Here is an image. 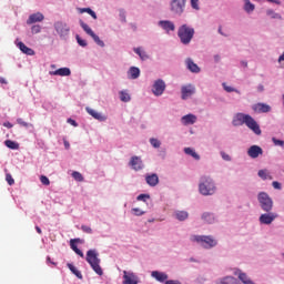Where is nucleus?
Listing matches in <instances>:
<instances>
[{
	"label": "nucleus",
	"instance_id": "obj_50",
	"mask_svg": "<svg viewBox=\"0 0 284 284\" xmlns=\"http://www.w3.org/2000/svg\"><path fill=\"white\" fill-rule=\"evenodd\" d=\"M132 212L135 216H143L145 212H142L141 209H132Z\"/></svg>",
	"mask_w": 284,
	"mask_h": 284
},
{
	"label": "nucleus",
	"instance_id": "obj_44",
	"mask_svg": "<svg viewBox=\"0 0 284 284\" xmlns=\"http://www.w3.org/2000/svg\"><path fill=\"white\" fill-rule=\"evenodd\" d=\"M6 181L9 185H14V179L12 178V175L10 173L6 174Z\"/></svg>",
	"mask_w": 284,
	"mask_h": 284
},
{
	"label": "nucleus",
	"instance_id": "obj_18",
	"mask_svg": "<svg viewBox=\"0 0 284 284\" xmlns=\"http://www.w3.org/2000/svg\"><path fill=\"white\" fill-rule=\"evenodd\" d=\"M87 112L90 114V116H93L97 121H108V116L103 115L102 113H99L98 111L91 109L90 106H87Z\"/></svg>",
	"mask_w": 284,
	"mask_h": 284
},
{
	"label": "nucleus",
	"instance_id": "obj_31",
	"mask_svg": "<svg viewBox=\"0 0 284 284\" xmlns=\"http://www.w3.org/2000/svg\"><path fill=\"white\" fill-rule=\"evenodd\" d=\"M185 154H189L190 156H193V159H195V161H199L201 159V156L199 155V153H196L195 151L192 150V148H185L184 149Z\"/></svg>",
	"mask_w": 284,
	"mask_h": 284
},
{
	"label": "nucleus",
	"instance_id": "obj_3",
	"mask_svg": "<svg viewBox=\"0 0 284 284\" xmlns=\"http://www.w3.org/2000/svg\"><path fill=\"white\" fill-rule=\"evenodd\" d=\"M87 263L91 265V268L98 276H103V268H101V258H99V252L97 250H89L87 252Z\"/></svg>",
	"mask_w": 284,
	"mask_h": 284
},
{
	"label": "nucleus",
	"instance_id": "obj_32",
	"mask_svg": "<svg viewBox=\"0 0 284 284\" xmlns=\"http://www.w3.org/2000/svg\"><path fill=\"white\" fill-rule=\"evenodd\" d=\"M4 145L7 148H9V150H19V143H17V142L12 141V140H7L4 142Z\"/></svg>",
	"mask_w": 284,
	"mask_h": 284
},
{
	"label": "nucleus",
	"instance_id": "obj_1",
	"mask_svg": "<svg viewBox=\"0 0 284 284\" xmlns=\"http://www.w3.org/2000/svg\"><path fill=\"white\" fill-rule=\"evenodd\" d=\"M233 125H246L248 130H252L254 134H261V126L250 114L237 113L233 119Z\"/></svg>",
	"mask_w": 284,
	"mask_h": 284
},
{
	"label": "nucleus",
	"instance_id": "obj_15",
	"mask_svg": "<svg viewBox=\"0 0 284 284\" xmlns=\"http://www.w3.org/2000/svg\"><path fill=\"white\" fill-rule=\"evenodd\" d=\"M159 26L162 27V30H165V32H174V30H176L174 22L170 20H161Z\"/></svg>",
	"mask_w": 284,
	"mask_h": 284
},
{
	"label": "nucleus",
	"instance_id": "obj_63",
	"mask_svg": "<svg viewBox=\"0 0 284 284\" xmlns=\"http://www.w3.org/2000/svg\"><path fill=\"white\" fill-rule=\"evenodd\" d=\"M0 83L7 85V84H8V81H7L4 78H0Z\"/></svg>",
	"mask_w": 284,
	"mask_h": 284
},
{
	"label": "nucleus",
	"instance_id": "obj_56",
	"mask_svg": "<svg viewBox=\"0 0 284 284\" xmlns=\"http://www.w3.org/2000/svg\"><path fill=\"white\" fill-rule=\"evenodd\" d=\"M145 199H150V195H148V194H140L138 196V201H145Z\"/></svg>",
	"mask_w": 284,
	"mask_h": 284
},
{
	"label": "nucleus",
	"instance_id": "obj_6",
	"mask_svg": "<svg viewBox=\"0 0 284 284\" xmlns=\"http://www.w3.org/2000/svg\"><path fill=\"white\" fill-rule=\"evenodd\" d=\"M257 201L263 212H272L274 207V201L272 200V197H270V194H267L266 192L258 193Z\"/></svg>",
	"mask_w": 284,
	"mask_h": 284
},
{
	"label": "nucleus",
	"instance_id": "obj_8",
	"mask_svg": "<svg viewBox=\"0 0 284 284\" xmlns=\"http://www.w3.org/2000/svg\"><path fill=\"white\" fill-rule=\"evenodd\" d=\"M276 219H278V215L276 213H272L270 211L260 216V223L262 225H272V223H274V221H276Z\"/></svg>",
	"mask_w": 284,
	"mask_h": 284
},
{
	"label": "nucleus",
	"instance_id": "obj_21",
	"mask_svg": "<svg viewBox=\"0 0 284 284\" xmlns=\"http://www.w3.org/2000/svg\"><path fill=\"white\" fill-rule=\"evenodd\" d=\"M186 63V68L187 70H190V72H194L195 74H199V72H201V68H199V65L196 63H194V61L192 59H186L185 61Z\"/></svg>",
	"mask_w": 284,
	"mask_h": 284
},
{
	"label": "nucleus",
	"instance_id": "obj_7",
	"mask_svg": "<svg viewBox=\"0 0 284 284\" xmlns=\"http://www.w3.org/2000/svg\"><path fill=\"white\" fill-rule=\"evenodd\" d=\"M185 3H187V0H172L171 12L181 17V14L185 12Z\"/></svg>",
	"mask_w": 284,
	"mask_h": 284
},
{
	"label": "nucleus",
	"instance_id": "obj_57",
	"mask_svg": "<svg viewBox=\"0 0 284 284\" xmlns=\"http://www.w3.org/2000/svg\"><path fill=\"white\" fill-rule=\"evenodd\" d=\"M120 19L123 23H125V11L124 10H120Z\"/></svg>",
	"mask_w": 284,
	"mask_h": 284
},
{
	"label": "nucleus",
	"instance_id": "obj_53",
	"mask_svg": "<svg viewBox=\"0 0 284 284\" xmlns=\"http://www.w3.org/2000/svg\"><path fill=\"white\" fill-rule=\"evenodd\" d=\"M221 156L224 161H231L232 159L230 158V155L225 152H221Z\"/></svg>",
	"mask_w": 284,
	"mask_h": 284
},
{
	"label": "nucleus",
	"instance_id": "obj_37",
	"mask_svg": "<svg viewBox=\"0 0 284 284\" xmlns=\"http://www.w3.org/2000/svg\"><path fill=\"white\" fill-rule=\"evenodd\" d=\"M80 12H81V14H83V12H87V14H90V17H92V19H97V12H94L90 8H82V9H80Z\"/></svg>",
	"mask_w": 284,
	"mask_h": 284
},
{
	"label": "nucleus",
	"instance_id": "obj_64",
	"mask_svg": "<svg viewBox=\"0 0 284 284\" xmlns=\"http://www.w3.org/2000/svg\"><path fill=\"white\" fill-rule=\"evenodd\" d=\"M241 65H243V68H247V61H242Z\"/></svg>",
	"mask_w": 284,
	"mask_h": 284
},
{
	"label": "nucleus",
	"instance_id": "obj_34",
	"mask_svg": "<svg viewBox=\"0 0 284 284\" xmlns=\"http://www.w3.org/2000/svg\"><path fill=\"white\" fill-rule=\"evenodd\" d=\"M239 278H240V281H242V283H244V284H254V283L252 282V280H250V277H248L247 274H245V273H240V274H239Z\"/></svg>",
	"mask_w": 284,
	"mask_h": 284
},
{
	"label": "nucleus",
	"instance_id": "obj_43",
	"mask_svg": "<svg viewBox=\"0 0 284 284\" xmlns=\"http://www.w3.org/2000/svg\"><path fill=\"white\" fill-rule=\"evenodd\" d=\"M31 32H32V34H39V32H41V26H39V24L32 26Z\"/></svg>",
	"mask_w": 284,
	"mask_h": 284
},
{
	"label": "nucleus",
	"instance_id": "obj_40",
	"mask_svg": "<svg viewBox=\"0 0 284 284\" xmlns=\"http://www.w3.org/2000/svg\"><path fill=\"white\" fill-rule=\"evenodd\" d=\"M120 99L121 101H123V103H128V101H130V94L128 92H120Z\"/></svg>",
	"mask_w": 284,
	"mask_h": 284
},
{
	"label": "nucleus",
	"instance_id": "obj_5",
	"mask_svg": "<svg viewBox=\"0 0 284 284\" xmlns=\"http://www.w3.org/2000/svg\"><path fill=\"white\" fill-rule=\"evenodd\" d=\"M191 241L193 243H199V245H201L205 250H210L212 247H216V240H214V237H212V236H207V235H192L191 236Z\"/></svg>",
	"mask_w": 284,
	"mask_h": 284
},
{
	"label": "nucleus",
	"instance_id": "obj_29",
	"mask_svg": "<svg viewBox=\"0 0 284 284\" xmlns=\"http://www.w3.org/2000/svg\"><path fill=\"white\" fill-rule=\"evenodd\" d=\"M67 266L69 267L70 272H72V274H74V276H77V278H80V280L83 278V274H81V271L75 268V266H73L70 263H68Z\"/></svg>",
	"mask_w": 284,
	"mask_h": 284
},
{
	"label": "nucleus",
	"instance_id": "obj_22",
	"mask_svg": "<svg viewBox=\"0 0 284 284\" xmlns=\"http://www.w3.org/2000/svg\"><path fill=\"white\" fill-rule=\"evenodd\" d=\"M151 276H153V278L155 281H159L160 283H165L168 280V274H165L163 272H159V271H153L151 273Z\"/></svg>",
	"mask_w": 284,
	"mask_h": 284
},
{
	"label": "nucleus",
	"instance_id": "obj_26",
	"mask_svg": "<svg viewBox=\"0 0 284 284\" xmlns=\"http://www.w3.org/2000/svg\"><path fill=\"white\" fill-rule=\"evenodd\" d=\"M129 79H139V77H141V70L136 67H131L129 69Z\"/></svg>",
	"mask_w": 284,
	"mask_h": 284
},
{
	"label": "nucleus",
	"instance_id": "obj_60",
	"mask_svg": "<svg viewBox=\"0 0 284 284\" xmlns=\"http://www.w3.org/2000/svg\"><path fill=\"white\" fill-rule=\"evenodd\" d=\"M63 143H64L65 150H70V142H68V140L64 139Z\"/></svg>",
	"mask_w": 284,
	"mask_h": 284
},
{
	"label": "nucleus",
	"instance_id": "obj_10",
	"mask_svg": "<svg viewBox=\"0 0 284 284\" xmlns=\"http://www.w3.org/2000/svg\"><path fill=\"white\" fill-rule=\"evenodd\" d=\"M152 92L155 97H161L165 92V82L161 79L156 80L153 84Z\"/></svg>",
	"mask_w": 284,
	"mask_h": 284
},
{
	"label": "nucleus",
	"instance_id": "obj_2",
	"mask_svg": "<svg viewBox=\"0 0 284 284\" xmlns=\"http://www.w3.org/2000/svg\"><path fill=\"white\" fill-rule=\"evenodd\" d=\"M199 192L203 196H212L216 192V185L212 178L204 175L200 179Z\"/></svg>",
	"mask_w": 284,
	"mask_h": 284
},
{
	"label": "nucleus",
	"instance_id": "obj_20",
	"mask_svg": "<svg viewBox=\"0 0 284 284\" xmlns=\"http://www.w3.org/2000/svg\"><path fill=\"white\" fill-rule=\"evenodd\" d=\"M145 181L151 187H156V185H159V175H156V173L146 175Z\"/></svg>",
	"mask_w": 284,
	"mask_h": 284
},
{
	"label": "nucleus",
	"instance_id": "obj_4",
	"mask_svg": "<svg viewBox=\"0 0 284 284\" xmlns=\"http://www.w3.org/2000/svg\"><path fill=\"white\" fill-rule=\"evenodd\" d=\"M178 37L183 45H189L192 39H194V28L182 24L178 30Z\"/></svg>",
	"mask_w": 284,
	"mask_h": 284
},
{
	"label": "nucleus",
	"instance_id": "obj_14",
	"mask_svg": "<svg viewBox=\"0 0 284 284\" xmlns=\"http://www.w3.org/2000/svg\"><path fill=\"white\" fill-rule=\"evenodd\" d=\"M247 154L251 156V159H258V156H261V154H263V149L258 145H252L247 150Z\"/></svg>",
	"mask_w": 284,
	"mask_h": 284
},
{
	"label": "nucleus",
	"instance_id": "obj_28",
	"mask_svg": "<svg viewBox=\"0 0 284 284\" xmlns=\"http://www.w3.org/2000/svg\"><path fill=\"white\" fill-rule=\"evenodd\" d=\"M75 241L77 240H71L70 241V246H71V250H73V252H75V254H78V256H81V258H83V251L80 250L77 244H75Z\"/></svg>",
	"mask_w": 284,
	"mask_h": 284
},
{
	"label": "nucleus",
	"instance_id": "obj_46",
	"mask_svg": "<svg viewBox=\"0 0 284 284\" xmlns=\"http://www.w3.org/2000/svg\"><path fill=\"white\" fill-rule=\"evenodd\" d=\"M82 232H84L85 234H92V227L88 226V225H82L81 226Z\"/></svg>",
	"mask_w": 284,
	"mask_h": 284
},
{
	"label": "nucleus",
	"instance_id": "obj_41",
	"mask_svg": "<svg viewBox=\"0 0 284 284\" xmlns=\"http://www.w3.org/2000/svg\"><path fill=\"white\" fill-rule=\"evenodd\" d=\"M135 54H139L140 59L145 60L148 55L141 50V48L134 49Z\"/></svg>",
	"mask_w": 284,
	"mask_h": 284
},
{
	"label": "nucleus",
	"instance_id": "obj_51",
	"mask_svg": "<svg viewBox=\"0 0 284 284\" xmlns=\"http://www.w3.org/2000/svg\"><path fill=\"white\" fill-rule=\"evenodd\" d=\"M274 145H280L281 148H283L284 145V141L283 140H277L276 138L272 139Z\"/></svg>",
	"mask_w": 284,
	"mask_h": 284
},
{
	"label": "nucleus",
	"instance_id": "obj_52",
	"mask_svg": "<svg viewBox=\"0 0 284 284\" xmlns=\"http://www.w3.org/2000/svg\"><path fill=\"white\" fill-rule=\"evenodd\" d=\"M80 26H81L82 30H84V32H87L88 29L90 28V26H88V23L83 22V20H80Z\"/></svg>",
	"mask_w": 284,
	"mask_h": 284
},
{
	"label": "nucleus",
	"instance_id": "obj_27",
	"mask_svg": "<svg viewBox=\"0 0 284 284\" xmlns=\"http://www.w3.org/2000/svg\"><path fill=\"white\" fill-rule=\"evenodd\" d=\"M217 284H241L234 276H225L219 281Z\"/></svg>",
	"mask_w": 284,
	"mask_h": 284
},
{
	"label": "nucleus",
	"instance_id": "obj_47",
	"mask_svg": "<svg viewBox=\"0 0 284 284\" xmlns=\"http://www.w3.org/2000/svg\"><path fill=\"white\" fill-rule=\"evenodd\" d=\"M223 88L226 92H237V94H240L239 90H236L232 87H227L225 83L223 84Z\"/></svg>",
	"mask_w": 284,
	"mask_h": 284
},
{
	"label": "nucleus",
	"instance_id": "obj_45",
	"mask_svg": "<svg viewBox=\"0 0 284 284\" xmlns=\"http://www.w3.org/2000/svg\"><path fill=\"white\" fill-rule=\"evenodd\" d=\"M40 181H41L42 185H50V179H48V176H45V175H41Z\"/></svg>",
	"mask_w": 284,
	"mask_h": 284
},
{
	"label": "nucleus",
	"instance_id": "obj_35",
	"mask_svg": "<svg viewBox=\"0 0 284 284\" xmlns=\"http://www.w3.org/2000/svg\"><path fill=\"white\" fill-rule=\"evenodd\" d=\"M189 214L185 211H179L175 213V219H178V221H185V219H187Z\"/></svg>",
	"mask_w": 284,
	"mask_h": 284
},
{
	"label": "nucleus",
	"instance_id": "obj_42",
	"mask_svg": "<svg viewBox=\"0 0 284 284\" xmlns=\"http://www.w3.org/2000/svg\"><path fill=\"white\" fill-rule=\"evenodd\" d=\"M150 143L154 148H161V141H159L158 139L151 138Z\"/></svg>",
	"mask_w": 284,
	"mask_h": 284
},
{
	"label": "nucleus",
	"instance_id": "obj_59",
	"mask_svg": "<svg viewBox=\"0 0 284 284\" xmlns=\"http://www.w3.org/2000/svg\"><path fill=\"white\" fill-rule=\"evenodd\" d=\"M68 123H70V125H73V128H77L79 125L73 119H68Z\"/></svg>",
	"mask_w": 284,
	"mask_h": 284
},
{
	"label": "nucleus",
	"instance_id": "obj_54",
	"mask_svg": "<svg viewBox=\"0 0 284 284\" xmlns=\"http://www.w3.org/2000/svg\"><path fill=\"white\" fill-rule=\"evenodd\" d=\"M17 123H19V125H22L23 128H28V122L23 121V119H18Z\"/></svg>",
	"mask_w": 284,
	"mask_h": 284
},
{
	"label": "nucleus",
	"instance_id": "obj_62",
	"mask_svg": "<svg viewBox=\"0 0 284 284\" xmlns=\"http://www.w3.org/2000/svg\"><path fill=\"white\" fill-rule=\"evenodd\" d=\"M3 126L11 129V128H12V123H10V122H4V123H3Z\"/></svg>",
	"mask_w": 284,
	"mask_h": 284
},
{
	"label": "nucleus",
	"instance_id": "obj_9",
	"mask_svg": "<svg viewBox=\"0 0 284 284\" xmlns=\"http://www.w3.org/2000/svg\"><path fill=\"white\" fill-rule=\"evenodd\" d=\"M253 112L256 114H267V112H272V106L265 103H255L252 105Z\"/></svg>",
	"mask_w": 284,
	"mask_h": 284
},
{
	"label": "nucleus",
	"instance_id": "obj_55",
	"mask_svg": "<svg viewBox=\"0 0 284 284\" xmlns=\"http://www.w3.org/2000/svg\"><path fill=\"white\" fill-rule=\"evenodd\" d=\"M272 185H273L274 190H281V189H282V185H281L280 182L274 181V182L272 183Z\"/></svg>",
	"mask_w": 284,
	"mask_h": 284
},
{
	"label": "nucleus",
	"instance_id": "obj_17",
	"mask_svg": "<svg viewBox=\"0 0 284 284\" xmlns=\"http://www.w3.org/2000/svg\"><path fill=\"white\" fill-rule=\"evenodd\" d=\"M130 165L133 170H135V172H139V170H143V161L139 156H132Z\"/></svg>",
	"mask_w": 284,
	"mask_h": 284
},
{
	"label": "nucleus",
	"instance_id": "obj_16",
	"mask_svg": "<svg viewBox=\"0 0 284 284\" xmlns=\"http://www.w3.org/2000/svg\"><path fill=\"white\" fill-rule=\"evenodd\" d=\"M49 74L51 77H70V74H72V71H70V68H60L55 71H50Z\"/></svg>",
	"mask_w": 284,
	"mask_h": 284
},
{
	"label": "nucleus",
	"instance_id": "obj_61",
	"mask_svg": "<svg viewBox=\"0 0 284 284\" xmlns=\"http://www.w3.org/2000/svg\"><path fill=\"white\" fill-rule=\"evenodd\" d=\"M268 3H276V6H281V1L278 0H267Z\"/></svg>",
	"mask_w": 284,
	"mask_h": 284
},
{
	"label": "nucleus",
	"instance_id": "obj_33",
	"mask_svg": "<svg viewBox=\"0 0 284 284\" xmlns=\"http://www.w3.org/2000/svg\"><path fill=\"white\" fill-rule=\"evenodd\" d=\"M255 6L250 0H244L245 12H254Z\"/></svg>",
	"mask_w": 284,
	"mask_h": 284
},
{
	"label": "nucleus",
	"instance_id": "obj_11",
	"mask_svg": "<svg viewBox=\"0 0 284 284\" xmlns=\"http://www.w3.org/2000/svg\"><path fill=\"white\" fill-rule=\"evenodd\" d=\"M181 92H182V99L183 101H185L186 99H190V97H192L194 92H196V88H194V85L192 84L183 85L181 88Z\"/></svg>",
	"mask_w": 284,
	"mask_h": 284
},
{
	"label": "nucleus",
	"instance_id": "obj_39",
	"mask_svg": "<svg viewBox=\"0 0 284 284\" xmlns=\"http://www.w3.org/2000/svg\"><path fill=\"white\" fill-rule=\"evenodd\" d=\"M72 176H73L74 181H78L79 183H82V181H83V175H82L80 172L74 171V172L72 173Z\"/></svg>",
	"mask_w": 284,
	"mask_h": 284
},
{
	"label": "nucleus",
	"instance_id": "obj_12",
	"mask_svg": "<svg viewBox=\"0 0 284 284\" xmlns=\"http://www.w3.org/2000/svg\"><path fill=\"white\" fill-rule=\"evenodd\" d=\"M123 284H139V277L133 272L123 271Z\"/></svg>",
	"mask_w": 284,
	"mask_h": 284
},
{
	"label": "nucleus",
	"instance_id": "obj_24",
	"mask_svg": "<svg viewBox=\"0 0 284 284\" xmlns=\"http://www.w3.org/2000/svg\"><path fill=\"white\" fill-rule=\"evenodd\" d=\"M183 125H194L196 123V115L194 114H186L182 116Z\"/></svg>",
	"mask_w": 284,
	"mask_h": 284
},
{
	"label": "nucleus",
	"instance_id": "obj_38",
	"mask_svg": "<svg viewBox=\"0 0 284 284\" xmlns=\"http://www.w3.org/2000/svg\"><path fill=\"white\" fill-rule=\"evenodd\" d=\"M202 219L204 221H206V223H213L214 222V215L210 214V213H204L202 215Z\"/></svg>",
	"mask_w": 284,
	"mask_h": 284
},
{
	"label": "nucleus",
	"instance_id": "obj_58",
	"mask_svg": "<svg viewBox=\"0 0 284 284\" xmlns=\"http://www.w3.org/2000/svg\"><path fill=\"white\" fill-rule=\"evenodd\" d=\"M165 284H181V282L179 280H169Z\"/></svg>",
	"mask_w": 284,
	"mask_h": 284
},
{
	"label": "nucleus",
	"instance_id": "obj_49",
	"mask_svg": "<svg viewBox=\"0 0 284 284\" xmlns=\"http://www.w3.org/2000/svg\"><path fill=\"white\" fill-rule=\"evenodd\" d=\"M191 8H193V10H200L199 0H191Z\"/></svg>",
	"mask_w": 284,
	"mask_h": 284
},
{
	"label": "nucleus",
	"instance_id": "obj_19",
	"mask_svg": "<svg viewBox=\"0 0 284 284\" xmlns=\"http://www.w3.org/2000/svg\"><path fill=\"white\" fill-rule=\"evenodd\" d=\"M90 38L93 39V41L100 45V48H104L105 43L101 40V38H99V36H97V33H94V31H92V29L89 27V29H87L85 31Z\"/></svg>",
	"mask_w": 284,
	"mask_h": 284
},
{
	"label": "nucleus",
	"instance_id": "obj_48",
	"mask_svg": "<svg viewBox=\"0 0 284 284\" xmlns=\"http://www.w3.org/2000/svg\"><path fill=\"white\" fill-rule=\"evenodd\" d=\"M77 41L82 48H85V45H88V42H85V40L81 39V37L79 36H77Z\"/></svg>",
	"mask_w": 284,
	"mask_h": 284
},
{
	"label": "nucleus",
	"instance_id": "obj_23",
	"mask_svg": "<svg viewBox=\"0 0 284 284\" xmlns=\"http://www.w3.org/2000/svg\"><path fill=\"white\" fill-rule=\"evenodd\" d=\"M54 28H55L58 34H61V37H63L64 34H68V32H70V29H68V27H65V24H63V22H57L54 24Z\"/></svg>",
	"mask_w": 284,
	"mask_h": 284
},
{
	"label": "nucleus",
	"instance_id": "obj_25",
	"mask_svg": "<svg viewBox=\"0 0 284 284\" xmlns=\"http://www.w3.org/2000/svg\"><path fill=\"white\" fill-rule=\"evenodd\" d=\"M18 48L19 50H21V52H23V54H28L29 57H34V50H32L31 48H28L26 43L19 42Z\"/></svg>",
	"mask_w": 284,
	"mask_h": 284
},
{
	"label": "nucleus",
	"instance_id": "obj_13",
	"mask_svg": "<svg viewBox=\"0 0 284 284\" xmlns=\"http://www.w3.org/2000/svg\"><path fill=\"white\" fill-rule=\"evenodd\" d=\"M43 19H45L43 13L37 12V13H33V14L29 16V18L27 20V24L32 26V23H41V21H43Z\"/></svg>",
	"mask_w": 284,
	"mask_h": 284
},
{
	"label": "nucleus",
	"instance_id": "obj_36",
	"mask_svg": "<svg viewBox=\"0 0 284 284\" xmlns=\"http://www.w3.org/2000/svg\"><path fill=\"white\" fill-rule=\"evenodd\" d=\"M267 17H271V19H283V17L280 13L274 12V10L268 9L266 11Z\"/></svg>",
	"mask_w": 284,
	"mask_h": 284
},
{
	"label": "nucleus",
	"instance_id": "obj_30",
	"mask_svg": "<svg viewBox=\"0 0 284 284\" xmlns=\"http://www.w3.org/2000/svg\"><path fill=\"white\" fill-rule=\"evenodd\" d=\"M257 174H258L260 179H263V181H267V180L272 181V175H270L267 170H260Z\"/></svg>",
	"mask_w": 284,
	"mask_h": 284
}]
</instances>
